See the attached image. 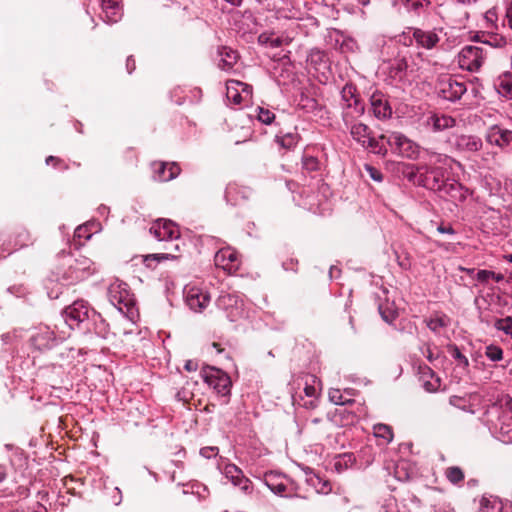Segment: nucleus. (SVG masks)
Segmentation results:
<instances>
[{
	"label": "nucleus",
	"mask_w": 512,
	"mask_h": 512,
	"mask_svg": "<svg viewBox=\"0 0 512 512\" xmlns=\"http://www.w3.org/2000/svg\"><path fill=\"white\" fill-rule=\"evenodd\" d=\"M402 173L413 184L430 190H441L444 186L445 171L441 167L407 164Z\"/></svg>",
	"instance_id": "f257e3e1"
},
{
	"label": "nucleus",
	"mask_w": 512,
	"mask_h": 512,
	"mask_svg": "<svg viewBox=\"0 0 512 512\" xmlns=\"http://www.w3.org/2000/svg\"><path fill=\"white\" fill-rule=\"evenodd\" d=\"M485 58L486 52L483 48L467 45L458 54V64L464 70L475 72L482 67Z\"/></svg>",
	"instance_id": "f03ea898"
},
{
	"label": "nucleus",
	"mask_w": 512,
	"mask_h": 512,
	"mask_svg": "<svg viewBox=\"0 0 512 512\" xmlns=\"http://www.w3.org/2000/svg\"><path fill=\"white\" fill-rule=\"evenodd\" d=\"M380 139H386L387 143L402 157L416 159L419 155V146L399 132H393L387 137L381 135Z\"/></svg>",
	"instance_id": "7ed1b4c3"
},
{
	"label": "nucleus",
	"mask_w": 512,
	"mask_h": 512,
	"mask_svg": "<svg viewBox=\"0 0 512 512\" xmlns=\"http://www.w3.org/2000/svg\"><path fill=\"white\" fill-rule=\"evenodd\" d=\"M204 381L219 395L226 396L230 393L231 379L228 374L217 368L204 369L202 372Z\"/></svg>",
	"instance_id": "20e7f679"
},
{
	"label": "nucleus",
	"mask_w": 512,
	"mask_h": 512,
	"mask_svg": "<svg viewBox=\"0 0 512 512\" xmlns=\"http://www.w3.org/2000/svg\"><path fill=\"white\" fill-rule=\"evenodd\" d=\"M149 231L159 241L179 240L181 236L177 224L169 219L156 220Z\"/></svg>",
	"instance_id": "39448f33"
},
{
	"label": "nucleus",
	"mask_w": 512,
	"mask_h": 512,
	"mask_svg": "<svg viewBox=\"0 0 512 512\" xmlns=\"http://www.w3.org/2000/svg\"><path fill=\"white\" fill-rule=\"evenodd\" d=\"M184 293L187 305L195 312H202L211 301L210 294L195 285H187Z\"/></svg>",
	"instance_id": "423d86ee"
},
{
	"label": "nucleus",
	"mask_w": 512,
	"mask_h": 512,
	"mask_svg": "<svg viewBox=\"0 0 512 512\" xmlns=\"http://www.w3.org/2000/svg\"><path fill=\"white\" fill-rule=\"evenodd\" d=\"M439 95L449 101H457L466 92L464 82H459L451 76H446L438 82Z\"/></svg>",
	"instance_id": "0eeeda50"
},
{
	"label": "nucleus",
	"mask_w": 512,
	"mask_h": 512,
	"mask_svg": "<svg viewBox=\"0 0 512 512\" xmlns=\"http://www.w3.org/2000/svg\"><path fill=\"white\" fill-rule=\"evenodd\" d=\"M219 308L226 311V316L231 322L237 321L242 316V300L234 294H223L217 300Z\"/></svg>",
	"instance_id": "6e6552de"
},
{
	"label": "nucleus",
	"mask_w": 512,
	"mask_h": 512,
	"mask_svg": "<svg viewBox=\"0 0 512 512\" xmlns=\"http://www.w3.org/2000/svg\"><path fill=\"white\" fill-rule=\"evenodd\" d=\"M214 263L217 267L222 268L228 273L236 272L240 266L238 253L230 247L217 251L214 256Z\"/></svg>",
	"instance_id": "1a4fd4ad"
},
{
	"label": "nucleus",
	"mask_w": 512,
	"mask_h": 512,
	"mask_svg": "<svg viewBox=\"0 0 512 512\" xmlns=\"http://www.w3.org/2000/svg\"><path fill=\"white\" fill-rule=\"evenodd\" d=\"M343 121L355 141H357L361 146H363L365 142H368V138L372 135V131L366 124L353 122L349 111L343 112Z\"/></svg>",
	"instance_id": "9d476101"
},
{
	"label": "nucleus",
	"mask_w": 512,
	"mask_h": 512,
	"mask_svg": "<svg viewBox=\"0 0 512 512\" xmlns=\"http://www.w3.org/2000/svg\"><path fill=\"white\" fill-rule=\"evenodd\" d=\"M486 140L489 144L504 149L512 144V130L493 125L487 131Z\"/></svg>",
	"instance_id": "9b49d317"
},
{
	"label": "nucleus",
	"mask_w": 512,
	"mask_h": 512,
	"mask_svg": "<svg viewBox=\"0 0 512 512\" xmlns=\"http://www.w3.org/2000/svg\"><path fill=\"white\" fill-rule=\"evenodd\" d=\"M371 109L373 115L378 119H387L392 115V108L386 96L380 92L375 91L370 97Z\"/></svg>",
	"instance_id": "f8f14e48"
},
{
	"label": "nucleus",
	"mask_w": 512,
	"mask_h": 512,
	"mask_svg": "<svg viewBox=\"0 0 512 512\" xmlns=\"http://www.w3.org/2000/svg\"><path fill=\"white\" fill-rule=\"evenodd\" d=\"M409 33L412 34V38L415 40L417 46L424 49H433L440 41V37L434 31H426L420 28H409Z\"/></svg>",
	"instance_id": "ddd939ff"
},
{
	"label": "nucleus",
	"mask_w": 512,
	"mask_h": 512,
	"mask_svg": "<svg viewBox=\"0 0 512 512\" xmlns=\"http://www.w3.org/2000/svg\"><path fill=\"white\" fill-rule=\"evenodd\" d=\"M355 86L346 84L341 91L342 100L346 103V109L353 108L357 116H361L365 112V107L360 98L356 94Z\"/></svg>",
	"instance_id": "4468645a"
},
{
	"label": "nucleus",
	"mask_w": 512,
	"mask_h": 512,
	"mask_svg": "<svg viewBox=\"0 0 512 512\" xmlns=\"http://www.w3.org/2000/svg\"><path fill=\"white\" fill-rule=\"evenodd\" d=\"M89 275H91V271L88 261L86 259L75 260V263L71 264L64 273L63 278L69 283H75L86 279Z\"/></svg>",
	"instance_id": "2eb2a0df"
},
{
	"label": "nucleus",
	"mask_w": 512,
	"mask_h": 512,
	"mask_svg": "<svg viewBox=\"0 0 512 512\" xmlns=\"http://www.w3.org/2000/svg\"><path fill=\"white\" fill-rule=\"evenodd\" d=\"M153 167L155 172L154 178L159 182H168L176 178L181 171L179 165L175 162H154Z\"/></svg>",
	"instance_id": "dca6fc26"
},
{
	"label": "nucleus",
	"mask_w": 512,
	"mask_h": 512,
	"mask_svg": "<svg viewBox=\"0 0 512 512\" xmlns=\"http://www.w3.org/2000/svg\"><path fill=\"white\" fill-rule=\"evenodd\" d=\"M67 320L79 324L89 316V305L84 300H76L70 306L65 308Z\"/></svg>",
	"instance_id": "f3484780"
},
{
	"label": "nucleus",
	"mask_w": 512,
	"mask_h": 512,
	"mask_svg": "<svg viewBox=\"0 0 512 512\" xmlns=\"http://www.w3.org/2000/svg\"><path fill=\"white\" fill-rule=\"evenodd\" d=\"M218 66L224 71L231 70L238 61V53L226 46H220L218 48Z\"/></svg>",
	"instance_id": "a211bd4d"
},
{
	"label": "nucleus",
	"mask_w": 512,
	"mask_h": 512,
	"mask_svg": "<svg viewBox=\"0 0 512 512\" xmlns=\"http://www.w3.org/2000/svg\"><path fill=\"white\" fill-rule=\"evenodd\" d=\"M106 21L116 23L122 18L120 0H100Z\"/></svg>",
	"instance_id": "6ab92c4d"
},
{
	"label": "nucleus",
	"mask_w": 512,
	"mask_h": 512,
	"mask_svg": "<svg viewBox=\"0 0 512 512\" xmlns=\"http://www.w3.org/2000/svg\"><path fill=\"white\" fill-rule=\"evenodd\" d=\"M167 252L148 254L144 257V263L149 266V261L154 260L157 262L165 260H178L181 257V246L179 243L174 244L171 248H165Z\"/></svg>",
	"instance_id": "aec40b11"
},
{
	"label": "nucleus",
	"mask_w": 512,
	"mask_h": 512,
	"mask_svg": "<svg viewBox=\"0 0 512 512\" xmlns=\"http://www.w3.org/2000/svg\"><path fill=\"white\" fill-rule=\"evenodd\" d=\"M252 190L248 187L237 184H229L226 188V198L233 204H238L239 198L247 200L250 198Z\"/></svg>",
	"instance_id": "412c9836"
},
{
	"label": "nucleus",
	"mask_w": 512,
	"mask_h": 512,
	"mask_svg": "<svg viewBox=\"0 0 512 512\" xmlns=\"http://www.w3.org/2000/svg\"><path fill=\"white\" fill-rule=\"evenodd\" d=\"M457 147L462 151L477 152L482 148V141L477 136L462 135L457 138Z\"/></svg>",
	"instance_id": "4be33fe9"
},
{
	"label": "nucleus",
	"mask_w": 512,
	"mask_h": 512,
	"mask_svg": "<svg viewBox=\"0 0 512 512\" xmlns=\"http://www.w3.org/2000/svg\"><path fill=\"white\" fill-rule=\"evenodd\" d=\"M55 339L54 332L46 328L31 337L32 344L39 350L48 349L51 347Z\"/></svg>",
	"instance_id": "5701e85b"
},
{
	"label": "nucleus",
	"mask_w": 512,
	"mask_h": 512,
	"mask_svg": "<svg viewBox=\"0 0 512 512\" xmlns=\"http://www.w3.org/2000/svg\"><path fill=\"white\" fill-rule=\"evenodd\" d=\"M427 123L432 125L434 131H442L455 126V119L447 115L433 114L427 119Z\"/></svg>",
	"instance_id": "b1692460"
},
{
	"label": "nucleus",
	"mask_w": 512,
	"mask_h": 512,
	"mask_svg": "<svg viewBox=\"0 0 512 512\" xmlns=\"http://www.w3.org/2000/svg\"><path fill=\"white\" fill-rule=\"evenodd\" d=\"M477 40L493 48H504L508 45L507 38L498 33L483 34L481 37L477 36Z\"/></svg>",
	"instance_id": "393cba45"
},
{
	"label": "nucleus",
	"mask_w": 512,
	"mask_h": 512,
	"mask_svg": "<svg viewBox=\"0 0 512 512\" xmlns=\"http://www.w3.org/2000/svg\"><path fill=\"white\" fill-rule=\"evenodd\" d=\"M373 434L375 437L383 439L385 444H389L394 437L392 427L382 423L373 426Z\"/></svg>",
	"instance_id": "a878e982"
},
{
	"label": "nucleus",
	"mask_w": 512,
	"mask_h": 512,
	"mask_svg": "<svg viewBox=\"0 0 512 512\" xmlns=\"http://www.w3.org/2000/svg\"><path fill=\"white\" fill-rule=\"evenodd\" d=\"M445 476L448 481L454 485L464 481L465 475L463 470L458 466H451L445 470Z\"/></svg>",
	"instance_id": "bb28decb"
},
{
	"label": "nucleus",
	"mask_w": 512,
	"mask_h": 512,
	"mask_svg": "<svg viewBox=\"0 0 512 512\" xmlns=\"http://www.w3.org/2000/svg\"><path fill=\"white\" fill-rule=\"evenodd\" d=\"M480 508L482 512H500L502 506L496 498L483 497L480 501Z\"/></svg>",
	"instance_id": "cd10ccee"
},
{
	"label": "nucleus",
	"mask_w": 512,
	"mask_h": 512,
	"mask_svg": "<svg viewBox=\"0 0 512 512\" xmlns=\"http://www.w3.org/2000/svg\"><path fill=\"white\" fill-rule=\"evenodd\" d=\"M224 474L234 485L244 476L242 470L234 464H227L224 467Z\"/></svg>",
	"instance_id": "c85d7f7f"
},
{
	"label": "nucleus",
	"mask_w": 512,
	"mask_h": 512,
	"mask_svg": "<svg viewBox=\"0 0 512 512\" xmlns=\"http://www.w3.org/2000/svg\"><path fill=\"white\" fill-rule=\"evenodd\" d=\"M312 485L316 488V491L321 494H329L332 491V484L329 480H324L319 476H315L311 479Z\"/></svg>",
	"instance_id": "c756f323"
},
{
	"label": "nucleus",
	"mask_w": 512,
	"mask_h": 512,
	"mask_svg": "<svg viewBox=\"0 0 512 512\" xmlns=\"http://www.w3.org/2000/svg\"><path fill=\"white\" fill-rule=\"evenodd\" d=\"M258 42L261 45H269V46H271L273 48L280 47L283 44V40L280 37L274 38L273 34L266 33V32L261 33L258 36Z\"/></svg>",
	"instance_id": "7c9ffc66"
},
{
	"label": "nucleus",
	"mask_w": 512,
	"mask_h": 512,
	"mask_svg": "<svg viewBox=\"0 0 512 512\" xmlns=\"http://www.w3.org/2000/svg\"><path fill=\"white\" fill-rule=\"evenodd\" d=\"M362 147L369 148L373 153L379 155H385L387 153V148L384 144L372 137V135L368 138V142H365Z\"/></svg>",
	"instance_id": "2f4dec72"
},
{
	"label": "nucleus",
	"mask_w": 512,
	"mask_h": 512,
	"mask_svg": "<svg viewBox=\"0 0 512 512\" xmlns=\"http://www.w3.org/2000/svg\"><path fill=\"white\" fill-rule=\"evenodd\" d=\"M447 350L450 353V355L460 364L463 365L465 368L469 366V361L465 355L461 353L459 348L454 345L450 344L447 346Z\"/></svg>",
	"instance_id": "473e14b6"
},
{
	"label": "nucleus",
	"mask_w": 512,
	"mask_h": 512,
	"mask_svg": "<svg viewBox=\"0 0 512 512\" xmlns=\"http://www.w3.org/2000/svg\"><path fill=\"white\" fill-rule=\"evenodd\" d=\"M495 328L499 331L504 332L506 335L512 337V317L507 316L506 318L497 319L495 324Z\"/></svg>",
	"instance_id": "72a5a7b5"
},
{
	"label": "nucleus",
	"mask_w": 512,
	"mask_h": 512,
	"mask_svg": "<svg viewBox=\"0 0 512 512\" xmlns=\"http://www.w3.org/2000/svg\"><path fill=\"white\" fill-rule=\"evenodd\" d=\"M329 399L336 405H347L354 402L353 399H345L339 389H331L329 391Z\"/></svg>",
	"instance_id": "f704fd0d"
},
{
	"label": "nucleus",
	"mask_w": 512,
	"mask_h": 512,
	"mask_svg": "<svg viewBox=\"0 0 512 512\" xmlns=\"http://www.w3.org/2000/svg\"><path fill=\"white\" fill-rule=\"evenodd\" d=\"M379 312L383 320L386 321L387 323L393 322L397 317V313L393 308H390L388 306L385 307L383 304L379 305Z\"/></svg>",
	"instance_id": "c9c22d12"
},
{
	"label": "nucleus",
	"mask_w": 512,
	"mask_h": 512,
	"mask_svg": "<svg viewBox=\"0 0 512 512\" xmlns=\"http://www.w3.org/2000/svg\"><path fill=\"white\" fill-rule=\"evenodd\" d=\"M486 356L491 361H499L503 358V351L498 346L490 345L486 348Z\"/></svg>",
	"instance_id": "e433bc0d"
},
{
	"label": "nucleus",
	"mask_w": 512,
	"mask_h": 512,
	"mask_svg": "<svg viewBox=\"0 0 512 512\" xmlns=\"http://www.w3.org/2000/svg\"><path fill=\"white\" fill-rule=\"evenodd\" d=\"M258 119L264 124H271L275 119V114L268 109L259 108Z\"/></svg>",
	"instance_id": "4c0bfd02"
},
{
	"label": "nucleus",
	"mask_w": 512,
	"mask_h": 512,
	"mask_svg": "<svg viewBox=\"0 0 512 512\" xmlns=\"http://www.w3.org/2000/svg\"><path fill=\"white\" fill-rule=\"evenodd\" d=\"M418 373L422 381L429 378L434 379L436 377L434 371L425 364H420L418 366Z\"/></svg>",
	"instance_id": "58836bf2"
},
{
	"label": "nucleus",
	"mask_w": 512,
	"mask_h": 512,
	"mask_svg": "<svg viewBox=\"0 0 512 512\" xmlns=\"http://www.w3.org/2000/svg\"><path fill=\"white\" fill-rule=\"evenodd\" d=\"M303 168L309 172L316 171L319 168V162L314 157H305L303 159Z\"/></svg>",
	"instance_id": "ea45409f"
},
{
	"label": "nucleus",
	"mask_w": 512,
	"mask_h": 512,
	"mask_svg": "<svg viewBox=\"0 0 512 512\" xmlns=\"http://www.w3.org/2000/svg\"><path fill=\"white\" fill-rule=\"evenodd\" d=\"M46 163L48 165H52L55 168H60L63 170L68 169V165L62 159L55 157V156H48L46 158Z\"/></svg>",
	"instance_id": "a19ab883"
},
{
	"label": "nucleus",
	"mask_w": 512,
	"mask_h": 512,
	"mask_svg": "<svg viewBox=\"0 0 512 512\" xmlns=\"http://www.w3.org/2000/svg\"><path fill=\"white\" fill-rule=\"evenodd\" d=\"M423 386L426 391L435 392L440 387V379L438 377H435L434 381L425 379V380H423Z\"/></svg>",
	"instance_id": "79ce46f5"
},
{
	"label": "nucleus",
	"mask_w": 512,
	"mask_h": 512,
	"mask_svg": "<svg viewBox=\"0 0 512 512\" xmlns=\"http://www.w3.org/2000/svg\"><path fill=\"white\" fill-rule=\"evenodd\" d=\"M235 485L239 486L240 489L248 494L252 491V482L246 478L245 476H243Z\"/></svg>",
	"instance_id": "37998d69"
},
{
	"label": "nucleus",
	"mask_w": 512,
	"mask_h": 512,
	"mask_svg": "<svg viewBox=\"0 0 512 512\" xmlns=\"http://www.w3.org/2000/svg\"><path fill=\"white\" fill-rule=\"evenodd\" d=\"M91 234L88 233L86 226H78L74 232V240L84 238L85 240L90 239Z\"/></svg>",
	"instance_id": "c03bdc74"
},
{
	"label": "nucleus",
	"mask_w": 512,
	"mask_h": 512,
	"mask_svg": "<svg viewBox=\"0 0 512 512\" xmlns=\"http://www.w3.org/2000/svg\"><path fill=\"white\" fill-rule=\"evenodd\" d=\"M227 97L232 99L234 103L239 104L242 100V97L237 89H233L230 86V83L227 86Z\"/></svg>",
	"instance_id": "a18cd8bd"
},
{
	"label": "nucleus",
	"mask_w": 512,
	"mask_h": 512,
	"mask_svg": "<svg viewBox=\"0 0 512 512\" xmlns=\"http://www.w3.org/2000/svg\"><path fill=\"white\" fill-rule=\"evenodd\" d=\"M326 55L323 52L317 51L311 54L310 61L315 64H324V68L326 67L325 61Z\"/></svg>",
	"instance_id": "49530a36"
},
{
	"label": "nucleus",
	"mask_w": 512,
	"mask_h": 512,
	"mask_svg": "<svg viewBox=\"0 0 512 512\" xmlns=\"http://www.w3.org/2000/svg\"><path fill=\"white\" fill-rule=\"evenodd\" d=\"M366 170L372 179H374L375 181H378V182L382 181L383 175L378 169H376L373 166H366Z\"/></svg>",
	"instance_id": "de8ad7c7"
},
{
	"label": "nucleus",
	"mask_w": 512,
	"mask_h": 512,
	"mask_svg": "<svg viewBox=\"0 0 512 512\" xmlns=\"http://www.w3.org/2000/svg\"><path fill=\"white\" fill-rule=\"evenodd\" d=\"M491 276H493V271H490V270H479L477 275H476V278H477L478 281H480L482 283H485L490 278L492 279Z\"/></svg>",
	"instance_id": "09e8293b"
},
{
	"label": "nucleus",
	"mask_w": 512,
	"mask_h": 512,
	"mask_svg": "<svg viewBox=\"0 0 512 512\" xmlns=\"http://www.w3.org/2000/svg\"><path fill=\"white\" fill-rule=\"evenodd\" d=\"M499 87L503 90L506 96L512 97V82L509 80H501Z\"/></svg>",
	"instance_id": "8fccbe9b"
},
{
	"label": "nucleus",
	"mask_w": 512,
	"mask_h": 512,
	"mask_svg": "<svg viewBox=\"0 0 512 512\" xmlns=\"http://www.w3.org/2000/svg\"><path fill=\"white\" fill-rule=\"evenodd\" d=\"M268 487L276 494H282L286 491V485L283 483H279L276 485L271 484L268 480L266 481Z\"/></svg>",
	"instance_id": "3c124183"
},
{
	"label": "nucleus",
	"mask_w": 512,
	"mask_h": 512,
	"mask_svg": "<svg viewBox=\"0 0 512 512\" xmlns=\"http://www.w3.org/2000/svg\"><path fill=\"white\" fill-rule=\"evenodd\" d=\"M444 325L443 321L441 319H431L428 323V327L435 331L438 327H442Z\"/></svg>",
	"instance_id": "603ef678"
},
{
	"label": "nucleus",
	"mask_w": 512,
	"mask_h": 512,
	"mask_svg": "<svg viewBox=\"0 0 512 512\" xmlns=\"http://www.w3.org/2000/svg\"><path fill=\"white\" fill-rule=\"evenodd\" d=\"M506 18L508 21V26L512 30V1L507 4L506 7Z\"/></svg>",
	"instance_id": "864d4df0"
},
{
	"label": "nucleus",
	"mask_w": 512,
	"mask_h": 512,
	"mask_svg": "<svg viewBox=\"0 0 512 512\" xmlns=\"http://www.w3.org/2000/svg\"><path fill=\"white\" fill-rule=\"evenodd\" d=\"M184 368L189 371V372H192V371H196L197 368H198V365L196 362L192 361V360H188L186 361L185 365H184Z\"/></svg>",
	"instance_id": "5fc2aeb1"
},
{
	"label": "nucleus",
	"mask_w": 512,
	"mask_h": 512,
	"mask_svg": "<svg viewBox=\"0 0 512 512\" xmlns=\"http://www.w3.org/2000/svg\"><path fill=\"white\" fill-rule=\"evenodd\" d=\"M318 405V400L317 399H310V400H306L304 403H303V406L306 408V409H314L316 408Z\"/></svg>",
	"instance_id": "6e6d98bb"
},
{
	"label": "nucleus",
	"mask_w": 512,
	"mask_h": 512,
	"mask_svg": "<svg viewBox=\"0 0 512 512\" xmlns=\"http://www.w3.org/2000/svg\"><path fill=\"white\" fill-rule=\"evenodd\" d=\"M304 393L308 397H314L316 395V389L313 385H306Z\"/></svg>",
	"instance_id": "4d7b16f0"
},
{
	"label": "nucleus",
	"mask_w": 512,
	"mask_h": 512,
	"mask_svg": "<svg viewBox=\"0 0 512 512\" xmlns=\"http://www.w3.org/2000/svg\"><path fill=\"white\" fill-rule=\"evenodd\" d=\"M438 231L441 232V233H448V234H454L455 233L454 229L450 225H448V226L440 225L438 227Z\"/></svg>",
	"instance_id": "13d9d810"
},
{
	"label": "nucleus",
	"mask_w": 512,
	"mask_h": 512,
	"mask_svg": "<svg viewBox=\"0 0 512 512\" xmlns=\"http://www.w3.org/2000/svg\"><path fill=\"white\" fill-rule=\"evenodd\" d=\"M283 9H284L283 6L278 7L275 3H273V4L269 3L267 5V10L268 11H275L276 13H280Z\"/></svg>",
	"instance_id": "bf43d9fd"
},
{
	"label": "nucleus",
	"mask_w": 512,
	"mask_h": 512,
	"mask_svg": "<svg viewBox=\"0 0 512 512\" xmlns=\"http://www.w3.org/2000/svg\"><path fill=\"white\" fill-rule=\"evenodd\" d=\"M425 355H426V358L428 359L429 362H433L435 357L433 355V352L431 351L430 347L427 346L426 348V352H424Z\"/></svg>",
	"instance_id": "052dcab7"
},
{
	"label": "nucleus",
	"mask_w": 512,
	"mask_h": 512,
	"mask_svg": "<svg viewBox=\"0 0 512 512\" xmlns=\"http://www.w3.org/2000/svg\"><path fill=\"white\" fill-rule=\"evenodd\" d=\"M229 83H230V84H236V85H238V86H242V87H243V91H248V88H249V87H248V85H247V84H245V83H242V82H240V81H234V80L230 81Z\"/></svg>",
	"instance_id": "680f3d73"
},
{
	"label": "nucleus",
	"mask_w": 512,
	"mask_h": 512,
	"mask_svg": "<svg viewBox=\"0 0 512 512\" xmlns=\"http://www.w3.org/2000/svg\"><path fill=\"white\" fill-rule=\"evenodd\" d=\"M288 140H289V141H286V139H285V138H283V139L281 140V145H282V146H285V147H290V146L292 145L293 138H292V137H289V139H288Z\"/></svg>",
	"instance_id": "e2e57ef3"
},
{
	"label": "nucleus",
	"mask_w": 512,
	"mask_h": 512,
	"mask_svg": "<svg viewBox=\"0 0 512 512\" xmlns=\"http://www.w3.org/2000/svg\"><path fill=\"white\" fill-rule=\"evenodd\" d=\"M288 140H289V141H286V139H285V138H283V139L281 140V145H282V146H285V147H290V146L292 145L293 138H292V137H289V139H288Z\"/></svg>",
	"instance_id": "0e129e2a"
},
{
	"label": "nucleus",
	"mask_w": 512,
	"mask_h": 512,
	"mask_svg": "<svg viewBox=\"0 0 512 512\" xmlns=\"http://www.w3.org/2000/svg\"><path fill=\"white\" fill-rule=\"evenodd\" d=\"M496 282H500L504 279V276L500 273L493 272V276H491Z\"/></svg>",
	"instance_id": "69168bd1"
},
{
	"label": "nucleus",
	"mask_w": 512,
	"mask_h": 512,
	"mask_svg": "<svg viewBox=\"0 0 512 512\" xmlns=\"http://www.w3.org/2000/svg\"><path fill=\"white\" fill-rule=\"evenodd\" d=\"M406 68H407V64H406V62L401 61V62H399V63H398V66H397V70H398V71H403V70H405Z\"/></svg>",
	"instance_id": "338daca9"
},
{
	"label": "nucleus",
	"mask_w": 512,
	"mask_h": 512,
	"mask_svg": "<svg viewBox=\"0 0 512 512\" xmlns=\"http://www.w3.org/2000/svg\"><path fill=\"white\" fill-rule=\"evenodd\" d=\"M212 346L217 350L218 353H221V352L224 351V349L221 348V345L219 343H217V342H213Z\"/></svg>",
	"instance_id": "774afa93"
}]
</instances>
